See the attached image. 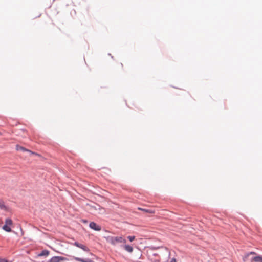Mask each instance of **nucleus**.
I'll return each mask as SVG.
<instances>
[{
    "label": "nucleus",
    "mask_w": 262,
    "mask_h": 262,
    "mask_svg": "<svg viewBox=\"0 0 262 262\" xmlns=\"http://www.w3.org/2000/svg\"><path fill=\"white\" fill-rule=\"evenodd\" d=\"M106 240L108 243L113 245H116L118 243H125L126 242V239L121 236L114 237L109 236L106 237Z\"/></svg>",
    "instance_id": "obj_1"
},
{
    "label": "nucleus",
    "mask_w": 262,
    "mask_h": 262,
    "mask_svg": "<svg viewBox=\"0 0 262 262\" xmlns=\"http://www.w3.org/2000/svg\"><path fill=\"white\" fill-rule=\"evenodd\" d=\"M12 224V221L9 218L6 219L5 220V225L3 226V229L7 232H11V229L10 227V226H11Z\"/></svg>",
    "instance_id": "obj_2"
},
{
    "label": "nucleus",
    "mask_w": 262,
    "mask_h": 262,
    "mask_svg": "<svg viewBox=\"0 0 262 262\" xmlns=\"http://www.w3.org/2000/svg\"><path fill=\"white\" fill-rule=\"evenodd\" d=\"M67 260V258L62 256L52 257L48 262H61Z\"/></svg>",
    "instance_id": "obj_3"
},
{
    "label": "nucleus",
    "mask_w": 262,
    "mask_h": 262,
    "mask_svg": "<svg viewBox=\"0 0 262 262\" xmlns=\"http://www.w3.org/2000/svg\"><path fill=\"white\" fill-rule=\"evenodd\" d=\"M73 245L79 248H81V249H82L83 251H86V252H89L90 251V249L88 247H87L86 246H85L84 245H83V244H80L78 242H75L73 244Z\"/></svg>",
    "instance_id": "obj_4"
},
{
    "label": "nucleus",
    "mask_w": 262,
    "mask_h": 262,
    "mask_svg": "<svg viewBox=\"0 0 262 262\" xmlns=\"http://www.w3.org/2000/svg\"><path fill=\"white\" fill-rule=\"evenodd\" d=\"M90 227L95 230V231H100L101 229V228L100 226L98 225L95 222H91L89 225Z\"/></svg>",
    "instance_id": "obj_5"
},
{
    "label": "nucleus",
    "mask_w": 262,
    "mask_h": 262,
    "mask_svg": "<svg viewBox=\"0 0 262 262\" xmlns=\"http://www.w3.org/2000/svg\"><path fill=\"white\" fill-rule=\"evenodd\" d=\"M16 149L18 151H28V152H31V154H34V153L33 152H32L31 151L28 150V149H26L25 148L22 147V146H20L18 145H17L16 146Z\"/></svg>",
    "instance_id": "obj_6"
},
{
    "label": "nucleus",
    "mask_w": 262,
    "mask_h": 262,
    "mask_svg": "<svg viewBox=\"0 0 262 262\" xmlns=\"http://www.w3.org/2000/svg\"><path fill=\"white\" fill-rule=\"evenodd\" d=\"M138 210L143 211H144V212H145L146 213H150V214H154L155 212L154 210H152V209H146L142 208H140V207L138 208Z\"/></svg>",
    "instance_id": "obj_7"
},
{
    "label": "nucleus",
    "mask_w": 262,
    "mask_h": 262,
    "mask_svg": "<svg viewBox=\"0 0 262 262\" xmlns=\"http://www.w3.org/2000/svg\"><path fill=\"white\" fill-rule=\"evenodd\" d=\"M124 248L126 251L129 253H132L133 251V248L129 245H124Z\"/></svg>",
    "instance_id": "obj_8"
},
{
    "label": "nucleus",
    "mask_w": 262,
    "mask_h": 262,
    "mask_svg": "<svg viewBox=\"0 0 262 262\" xmlns=\"http://www.w3.org/2000/svg\"><path fill=\"white\" fill-rule=\"evenodd\" d=\"M252 261L254 262H262V256H257L253 257L252 259Z\"/></svg>",
    "instance_id": "obj_9"
},
{
    "label": "nucleus",
    "mask_w": 262,
    "mask_h": 262,
    "mask_svg": "<svg viewBox=\"0 0 262 262\" xmlns=\"http://www.w3.org/2000/svg\"><path fill=\"white\" fill-rule=\"evenodd\" d=\"M251 254H252V255H255L256 253L254 252H251L249 253H247L246 254L244 257H243V260L244 261H246L248 258V257H249V256Z\"/></svg>",
    "instance_id": "obj_10"
},
{
    "label": "nucleus",
    "mask_w": 262,
    "mask_h": 262,
    "mask_svg": "<svg viewBox=\"0 0 262 262\" xmlns=\"http://www.w3.org/2000/svg\"><path fill=\"white\" fill-rule=\"evenodd\" d=\"M49 254V251L47 250H45L42 251L41 253L39 254V256H48Z\"/></svg>",
    "instance_id": "obj_11"
},
{
    "label": "nucleus",
    "mask_w": 262,
    "mask_h": 262,
    "mask_svg": "<svg viewBox=\"0 0 262 262\" xmlns=\"http://www.w3.org/2000/svg\"><path fill=\"white\" fill-rule=\"evenodd\" d=\"M0 209L6 210L7 209V207L4 205L3 201H0Z\"/></svg>",
    "instance_id": "obj_12"
},
{
    "label": "nucleus",
    "mask_w": 262,
    "mask_h": 262,
    "mask_svg": "<svg viewBox=\"0 0 262 262\" xmlns=\"http://www.w3.org/2000/svg\"><path fill=\"white\" fill-rule=\"evenodd\" d=\"M74 259L76 261H79V262H91V260L86 261V260H85L83 259H82V258H79V257H75Z\"/></svg>",
    "instance_id": "obj_13"
},
{
    "label": "nucleus",
    "mask_w": 262,
    "mask_h": 262,
    "mask_svg": "<svg viewBox=\"0 0 262 262\" xmlns=\"http://www.w3.org/2000/svg\"><path fill=\"white\" fill-rule=\"evenodd\" d=\"M148 259L151 261V262H159L160 260L158 259H154L152 258L150 255L148 256Z\"/></svg>",
    "instance_id": "obj_14"
},
{
    "label": "nucleus",
    "mask_w": 262,
    "mask_h": 262,
    "mask_svg": "<svg viewBox=\"0 0 262 262\" xmlns=\"http://www.w3.org/2000/svg\"><path fill=\"white\" fill-rule=\"evenodd\" d=\"M127 238L129 240L130 242H133L135 239V236H129L127 237Z\"/></svg>",
    "instance_id": "obj_15"
},
{
    "label": "nucleus",
    "mask_w": 262,
    "mask_h": 262,
    "mask_svg": "<svg viewBox=\"0 0 262 262\" xmlns=\"http://www.w3.org/2000/svg\"><path fill=\"white\" fill-rule=\"evenodd\" d=\"M153 256H158V254L157 253H154V254H153Z\"/></svg>",
    "instance_id": "obj_16"
},
{
    "label": "nucleus",
    "mask_w": 262,
    "mask_h": 262,
    "mask_svg": "<svg viewBox=\"0 0 262 262\" xmlns=\"http://www.w3.org/2000/svg\"><path fill=\"white\" fill-rule=\"evenodd\" d=\"M171 262H176V260L174 259L173 261H172Z\"/></svg>",
    "instance_id": "obj_17"
},
{
    "label": "nucleus",
    "mask_w": 262,
    "mask_h": 262,
    "mask_svg": "<svg viewBox=\"0 0 262 262\" xmlns=\"http://www.w3.org/2000/svg\"><path fill=\"white\" fill-rule=\"evenodd\" d=\"M2 135V133L0 132V135Z\"/></svg>",
    "instance_id": "obj_18"
}]
</instances>
